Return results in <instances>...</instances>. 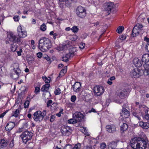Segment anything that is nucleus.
<instances>
[{
  "label": "nucleus",
  "instance_id": "1",
  "mask_svg": "<svg viewBox=\"0 0 149 149\" xmlns=\"http://www.w3.org/2000/svg\"><path fill=\"white\" fill-rule=\"evenodd\" d=\"M18 37H17L12 32H10L8 36L9 40L15 43H17L19 45L22 44L21 38L25 37L27 36V33L25 31H22V27L19 26L17 28Z\"/></svg>",
  "mask_w": 149,
  "mask_h": 149
},
{
  "label": "nucleus",
  "instance_id": "2",
  "mask_svg": "<svg viewBox=\"0 0 149 149\" xmlns=\"http://www.w3.org/2000/svg\"><path fill=\"white\" fill-rule=\"evenodd\" d=\"M148 141L147 139L134 137L130 141L131 147L134 149H146Z\"/></svg>",
  "mask_w": 149,
  "mask_h": 149
},
{
  "label": "nucleus",
  "instance_id": "3",
  "mask_svg": "<svg viewBox=\"0 0 149 149\" xmlns=\"http://www.w3.org/2000/svg\"><path fill=\"white\" fill-rule=\"evenodd\" d=\"M51 46L50 41L47 38H42L39 41L38 48L42 52L47 51L51 47Z\"/></svg>",
  "mask_w": 149,
  "mask_h": 149
},
{
  "label": "nucleus",
  "instance_id": "4",
  "mask_svg": "<svg viewBox=\"0 0 149 149\" xmlns=\"http://www.w3.org/2000/svg\"><path fill=\"white\" fill-rule=\"evenodd\" d=\"M46 110H44L42 112L40 111H36L33 114L34 120L36 122H40L46 116Z\"/></svg>",
  "mask_w": 149,
  "mask_h": 149
},
{
  "label": "nucleus",
  "instance_id": "5",
  "mask_svg": "<svg viewBox=\"0 0 149 149\" xmlns=\"http://www.w3.org/2000/svg\"><path fill=\"white\" fill-rule=\"evenodd\" d=\"M33 135V134L31 131L26 130L22 132L20 137L23 142L26 144L31 139Z\"/></svg>",
  "mask_w": 149,
  "mask_h": 149
},
{
  "label": "nucleus",
  "instance_id": "6",
  "mask_svg": "<svg viewBox=\"0 0 149 149\" xmlns=\"http://www.w3.org/2000/svg\"><path fill=\"white\" fill-rule=\"evenodd\" d=\"M143 26L141 24H137L135 26L132 31L131 36L133 37H135L140 34L142 33V31Z\"/></svg>",
  "mask_w": 149,
  "mask_h": 149
},
{
  "label": "nucleus",
  "instance_id": "7",
  "mask_svg": "<svg viewBox=\"0 0 149 149\" xmlns=\"http://www.w3.org/2000/svg\"><path fill=\"white\" fill-rule=\"evenodd\" d=\"M76 13L79 17L83 18L86 15V10L82 6H79L76 9Z\"/></svg>",
  "mask_w": 149,
  "mask_h": 149
},
{
  "label": "nucleus",
  "instance_id": "8",
  "mask_svg": "<svg viewBox=\"0 0 149 149\" xmlns=\"http://www.w3.org/2000/svg\"><path fill=\"white\" fill-rule=\"evenodd\" d=\"M61 131L63 135L68 136L71 134L72 130L70 127L64 125L61 127Z\"/></svg>",
  "mask_w": 149,
  "mask_h": 149
},
{
  "label": "nucleus",
  "instance_id": "9",
  "mask_svg": "<svg viewBox=\"0 0 149 149\" xmlns=\"http://www.w3.org/2000/svg\"><path fill=\"white\" fill-rule=\"evenodd\" d=\"M142 63L145 68H149V54H145L143 55Z\"/></svg>",
  "mask_w": 149,
  "mask_h": 149
},
{
  "label": "nucleus",
  "instance_id": "10",
  "mask_svg": "<svg viewBox=\"0 0 149 149\" xmlns=\"http://www.w3.org/2000/svg\"><path fill=\"white\" fill-rule=\"evenodd\" d=\"M141 74V70L138 68H135L132 70L130 73L131 77L135 78L139 77Z\"/></svg>",
  "mask_w": 149,
  "mask_h": 149
},
{
  "label": "nucleus",
  "instance_id": "11",
  "mask_svg": "<svg viewBox=\"0 0 149 149\" xmlns=\"http://www.w3.org/2000/svg\"><path fill=\"white\" fill-rule=\"evenodd\" d=\"M127 105L126 104H124L123 106V109L122 113H121V116L123 118H126L130 116V112L127 110L126 107Z\"/></svg>",
  "mask_w": 149,
  "mask_h": 149
},
{
  "label": "nucleus",
  "instance_id": "12",
  "mask_svg": "<svg viewBox=\"0 0 149 149\" xmlns=\"http://www.w3.org/2000/svg\"><path fill=\"white\" fill-rule=\"evenodd\" d=\"M94 91L97 96L101 95L104 92L103 87L99 86H96L94 87Z\"/></svg>",
  "mask_w": 149,
  "mask_h": 149
},
{
  "label": "nucleus",
  "instance_id": "13",
  "mask_svg": "<svg viewBox=\"0 0 149 149\" xmlns=\"http://www.w3.org/2000/svg\"><path fill=\"white\" fill-rule=\"evenodd\" d=\"M113 4L111 2H107L104 4V10L108 12H110L113 8Z\"/></svg>",
  "mask_w": 149,
  "mask_h": 149
},
{
  "label": "nucleus",
  "instance_id": "14",
  "mask_svg": "<svg viewBox=\"0 0 149 149\" xmlns=\"http://www.w3.org/2000/svg\"><path fill=\"white\" fill-rule=\"evenodd\" d=\"M106 130L109 133H114L116 131V127L113 124L107 125L106 126Z\"/></svg>",
  "mask_w": 149,
  "mask_h": 149
},
{
  "label": "nucleus",
  "instance_id": "15",
  "mask_svg": "<svg viewBox=\"0 0 149 149\" xmlns=\"http://www.w3.org/2000/svg\"><path fill=\"white\" fill-rule=\"evenodd\" d=\"M81 84L79 82H76L72 85L71 89H73L74 92L78 93L81 90Z\"/></svg>",
  "mask_w": 149,
  "mask_h": 149
},
{
  "label": "nucleus",
  "instance_id": "16",
  "mask_svg": "<svg viewBox=\"0 0 149 149\" xmlns=\"http://www.w3.org/2000/svg\"><path fill=\"white\" fill-rule=\"evenodd\" d=\"M73 117L78 122L81 120L83 118L84 115L80 112H76L73 115Z\"/></svg>",
  "mask_w": 149,
  "mask_h": 149
},
{
  "label": "nucleus",
  "instance_id": "17",
  "mask_svg": "<svg viewBox=\"0 0 149 149\" xmlns=\"http://www.w3.org/2000/svg\"><path fill=\"white\" fill-rule=\"evenodd\" d=\"M127 94V90L124 89L123 90L118 91L117 97L121 99H123L125 98Z\"/></svg>",
  "mask_w": 149,
  "mask_h": 149
},
{
  "label": "nucleus",
  "instance_id": "18",
  "mask_svg": "<svg viewBox=\"0 0 149 149\" xmlns=\"http://www.w3.org/2000/svg\"><path fill=\"white\" fill-rule=\"evenodd\" d=\"M15 126V124L12 122H9L6 125L5 128V130L6 131L10 132L12 130Z\"/></svg>",
  "mask_w": 149,
  "mask_h": 149
},
{
  "label": "nucleus",
  "instance_id": "19",
  "mask_svg": "<svg viewBox=\"0 0 149 149\" xmlns=\"http://www.w3.org/2000/svg\"><path fill=\"white\" fill-rule=\"evenodd\" d=\"M120 127V130L122 132H123L126 131L128 128V125L125 123L123 122H120L119 123Z\"/></svg>",
  "mask_w": 149,
  "mask_h": 149
},
{
  "label": "nucleus",
  "instance_id": "20",
  "mask_svg": "<svg viewBox=\"0 0 149 149\" xmlns=\"http://www.w3.org/2000/svg\"><path fill=\"white\" fill-rule=\"evenodd\" d=\"M117 142L112 141L109 142L108 144V148L109 149H114L117 146Z\"/></svg>",
  "mask_w": 149,
  "mask_h": 149
},
{
  "label": "nucleus",
  "instance_id": "21",
  "mask_svg": "<svg viewBox=\"0 0 149 149\" xmlns=\"http://www.w3.org/2000/svg\"><path fill=\"white\" fill-rule=\"evenodd\" d=\"M139 125L142 128L144 129H147L149 127V123L147 122L143 121L139 122Z\"/></svg>",
  "mask_w": 149,
  "mask_h": 149
},
{
  "label": "nucleus",
  "instance_id": "22",
  "mask_svg": "<svg viewBox=\"0 0 149 149\" xmlns=\"http://www.w3.org/2000/svg\"><path fill=\"white\" fill-rule=\"evenodd\" d=\"M133 63L134 65L137 67H141L142 65L141 61L137 58H135L133 60Z\"/></svg>",
  "mask_w": 149,
  "mask_h": 149
},
{
  "label": "nucleus",
  "instance_id": "23",
  "mask_svg": "<svg viewBox=\"0 0 149 149\" xmlns=\"http://www.w3.org/2000/svg\"><path fill=\"white\" fill-rule=\"evenodd\" d=\"M133 115L136 117L138 120L141 119V116L142 115V113L139 112L138 111H134L132 112Z\"/></svg>",
  "mask_w": 149,
  "mask_h": 149
},
{
  "label": "nucleus",
  "instance_id": "24",
  "mask_svg": "<svg viewBox=\"0 0 149 149\" xmlns=\"http://www.w3.org/2000/svg\"><path fill=\"white\" fill-rule=\"evenodd\" d=\"M50 85L47 84L43 85L41 88V90L42 92H47L49 90Z\"/></svg>",
  "mask_w": 149,
  "mask_h": 149
},
{
  "label": "nucleus",
  "instance_id": "25",
  "mask_svg": "<svg viewBox=\"0 0 149 149\" xmlns=\"http://www.w3.org/2000/svg\"><path fill=\"white\" fill-rule=\"evenodd\" d=\"M67 66H65L64 67L61 71L59 76H63L64 74L66 72L67 70Z\"/></svg>",
  "mask_w": 149,
  "mask_h": 149
},
{
  "label": "nucleus",
  "instance_id": "26",
  "mask_svg": "<svg viewBox=\"0 0 149 149\" xmlns=\"http://www.w3.org/2000/svg\"><path fill=\"white\" fill-rule=\"evenodd\" d=\"M145 118L149 121V109L147 108L145 109Z\"/></svg>",
  "mask_w": 149,
  "mask_h": 149
},
{
  "label": "nucleus",
  "instance_id": "27",
  "mask_svg": "<svg viewBox=\"0 0 149 149\" xmlns=\"http://www.w3.org/2000/svg\"><path fill=\"white\" fill-rule=\"evenodd\" d=\"M77 49L75 47H72L69 50V54L70 56H71L72 55H74L75 52H76Z\"/></svg>",
  "mask_w": 149,
  "mask_h": 149
},
{
  "label": "nucleus",
  "instance_id": "28",
  "mask_svg": "<svg viewBox=\"0 0 149 149\" xmlns=\"http://www.w3.org/2000/svg\"><path fill=\"white\" fill-rule=\"evenodd\" d=\"M71 56H70V54H67L65 56H64L62 57L61 60L65 61V62H67L68 60V58H70Z\"/></svg>",
  "mask_w": 149,
  "mask_h": 149
},
{
  "label": "nucleus",
  "instance_id": "29",
  "mask_svg": "<svg viewBox=\"0 0 149 149\" xmlns=\"http://www.w3.org/2000/svg\"><path fill=\"white\" fill-rule=\"evenodd\" d=\"M68 123L70 124H74L77 122L76 119L74 118L70 119L68 121Z\"/></svg>",
  "mask_w": 149,
  "mask_h": 149
},
{
  "label": "nucleus",
  "instance_id": "30",
  "mask_svg": "<svg viewBox=\"0 0 149 149\" xmlns=\"http://www.w3.org/2000/svg\"><path fill=\"white\" fill-rule=\"evenodd\" d=\"M124 28L123 26H120L118 27L116 30V31L119 33H121L124 30Z\"/></svg>",
  "mask_w": 149,
  "mask_h": 149
},
{
  "label": "nucleus",
  "instance_id": "31",
  "mask_svg": "<svg viewBox=\"0 0 149 149\" xmlns=\"http://www.w3.org/2000/svg\"><path fill=\"white\" fill-rule=\"evenodd\" d=\"M14 70L16 74H17V76H18L21 73V70L19 69L18 67L17 68H14Z\"/></svg>",
  "mask_w": 149,
  "mask_h": 149
},
{
  "label": "nucleus",
  "instance_id": "32",
  "mask_svg": "<svg viewBox=\"0 0 149 149\" xmlns=\"http://www.w3.org/2000/svg\"><path fill=\"white\" fill-rule=\"evenodd\" d=\"M49 79H48L45 76H43L42 77V78L43 80L45 81V82L47 83H49L50 82V79L51 78L49 77Z\"/></svg>",
  "mask_w": 149,
  "mask_h": 149
},
{
  "label": "nucleus",
  "instance_id": "33",
  "mask_svg": "<svg viewBox=\"0 0 149 149\" xmlns=\"http://www.w3.org/2000/svg\"><path fill=\"white\" fill-rule=\"evenodd\" d=\"M19 113V110L17 109L14 112V113H13L12 116H15V117H17Z\"/></svg>",
  "mask_w": 149,
  "mask_h": 149
},
{
  "label": "nucleus",
  "instance_id": "34",
  "mask_svg": "<svg viewBox=\"0 0 149 149\" xmlns=\"http://www.w3.org/2000/svg\"><path fill=\"white\" fill-rule=\"evenodd\" d=\"M71 30L74 33H76L78 32L79 29L77 26H74L72 28Z\"/></svg>",
  "mask_w": 149,
  "mask_h": 149
},
{
  "label": "nucleus",
  "instance_id": "35",
  "mask_svg": "<svg viewBox=\"0 0 149 149\" xmlns=\"http://www.w3.org/2000/svg\"><path fill=\"white\" fill-rule=\"evenodd\" d=\"M60 2H65V4L66 6H70V4L72 3V0H65L64 1H60Z\"/></svg>",
  "mask_w": 149,
  "mask_h": 149
},
{
  "label": "nucleus",
  "instance_id": "36",
  "mask_svg": "<svg viewBox=\"0 0 149 149\" xmlns=\"http://www.w3.org/2000/svg\"><path fill=\"white\" fill-rule=\"evenodd\" d=\"M1 144L0 145L2 148L6 146L7 145V142L3 139H1Z\"/></svg>",
  "mask_w": 149,
  "mask_h": 149
},
{
  "label": "nucleus",
  "instance_id": "37",
  "mask_svg": "<svg viewBox=\"0 0 149 149\" xmlns=\"http://www.w3.org/2000/svg\"><path fill=\"white\" fill-rule=\"evenodd\" d=\"M26 88L25 86H22L20 88V90L21 91V93L24 94L25 91L26 90Z\"/></svg>",
  "mask_w": 149,
  "mask_h": 149
},
{
  "label": "nucleus",
  "instance_id": "38",
  "mask_svg": "<svg viewBox=\"0 0 149 149\" xmlns=\"http://www.w3.org/2000/svg\"><path fill=\"white\" fill-rule=\"evenodd\" d=\"M17 48V46L12 44L11 45V49L13 52L15 51Z\"/></svg>",
  "mask_w": 149,
  "mask_h": 149
},
{
  "label": "nucleus",
  "instance_id": "39",
  "mask_svg": "<svg viewBox=\"0 0 149 149\" xmlns=\"http://www.w3.org/2000/svg\"><path fill=\"white\" fill-rule=\"evenodd\" d=\"M81 148V144L80 143H78L75 145L74 147L72 148L73 149H80Z\"/></svg>",
  "mask_w": 149,
  "mask_h": 149
},
{
  "label": "nucleus",
  "instance_id": "40",
  "mask_svg": "<svg viewBox=\"0 0 149 149\" xmlns=\"http://www.w3.org/2000/svg\"><path fill=\"white\" fill-rule=\"evenodd\" d=\"M61 93V91L59 88H58L55 89L54 91V93L56 95H58Z\"/></svg>",
  "mask_w": 149,
  "mask_h": 149
},
{
  "label": "nucleus",
  "instance_id": "41",
  "mask_svg": "<svg viewBox=\"0 0 149 149\" xmlns=\"http://www.w3.org/2000/svg\"><path fill=\"white\" fill-rule=\"evenodd\" d=\"M106 144L104 142H102L100 144V148L101 149H104L106 147Z\"/></svg>",
  "mask_w": 149,
  "mask_h": 149
},
{
  "label": "nucleus",
  "instance_id": "42",
  "mask_svg": "<svg viewBox=\"0 0 149 149\" xmlns=\"http://www.w3.org/2000/svg\"><path fill=\"white\" fill-rule=\"evenodd\" d=\"M29 100H26L24 104V107L25 108H28L29 107Z\"/></svg>",
  "mask_w": 149,
  "mask_h": 149
},
{
  "label": "nucleus",
  "instance_id": "43",
  "mask_svg": "<svg viewBox=\"0 0 149 149\" xmlns=\"http://www.w3.org/2000/svg\"><path fill=\"white\" fill-rule=\"evenodd\" d=\"M72 146L68 144L66 145L64 147L63 149H72Z\"/></svg>",
  "mask_w": 149,
  "mask_h": 149
},
{
  "label": "nucleus",
  "instance_id": "44",
  "mask_svg": "<svg viewBox=\"0 0 149 149\" xmlns=\"http://www.w3.org/2000/svg\"><path fill=\"white\" fill-rule=\"evenodd\" d=\"M46 29V26L45 24H43L40 27V30L43 31H45Z\"/></svg>",
  "mask_w": 149,
  "mask_h": 149
},
{
  "label": "nucleus",
  "instance_id": "45",
  "mask_svg": "<svg viewBox=\"0 0 149 149\" xmlns=\"http://www.w3.org/2000/svg\"><path fill=\"white\" fill-rule=\"evenodd\" d=\"M52 102V100H49L48 101L47 104V107H51Z\"/></svg>",
  "mask_w": 149,
  "mask_h": 149
},
{
  "label": "nucleus",
  "instance_id": "46",
  "mask_svg": "<svg viewBox=\"0 0 149 149\" xmlns=\"http://www.w3.org/2000/svg\"><path fill=\"white\" fill-rule=\"evenodd\" d=\"M83 149H94V148L92 146L88 145L84 146Z\"/></svg>",
  "mask_w": 149,
  "mask_h": 149
},
{
  "label": "nucleus",
  "instance_id": "47",
  "mask_svg": "<svg viewBox=\"0 0 149 149\" xmlns=\"http://www.w3.org/2000/svg\"><path fill=\"white\" fill-rule=\"evenodd\" d=\"M85 46V44L84 43H81L79 45V47L80 49H83Z\"/></svg>",
  "mask_w": 149,
  "mask_h": 149
},
{
  "label": "nucleus",
  "instance_id": "48",
  "mask_svg": "<svg viewBox=\"0 0 149 149\" xmlns=\"http://www.w3.org/2000/svg\"><path fill=\"white\" fill-rule=\"evenodd\" d=\"M57 106V104L56 103H54L52 105L51 108L52 109H56Z\"/></svg>",
  "mask_w": 149,
  "mask_h": 149
},
{
  "label": "nucleus",
  "instance_id": "49",
  "mask_svg": "<svg viewBox=\"0 0 149 149\" xmlns=\"http://www.w3.org/2000/svg\"><path fill=\"white\" fill-rule=\"evenodd\" d=\"M14 145V140L13 139L12 140L10 141V143L9 145V147L10 148H12L13 147Z\"/></svg>",
  "mask_w": 149,
  "mask_h": 149
},
{
  "label": "nucleus",
  "instance_id": "50",
  "mask_svg": "<svg viewBox=\"0 0 149 149\" xmlns=\"http://www.w3.org/2000/svg\"><path fill=\"white\" fill-rule=\"evenodd\" d=\"M55 117L56 116L55 115H52L50 120V121L51 122H53L55 120Z\"/></svg>",
  "mask_w": 149,
  "mask_h": 149
},
{
  "label": "nucleus",
  "instance_id": "51",
  "mask_svg": "<svg viewBox=\"0 0 149 149\" xmlns=\"http://www.w3.org/2000/svg\"><path fill=\"white\" fill-rule=\"evenodd\" d=\"M76 97L75 95H72L71 96V100L72 102H74L76 100Z\"/></svg>",
  "mask_w": 149,
  "mask_h": 149
},
{
  "label": "nucleus",
  "instance_id": "52",
  "mask_svg": "<svg viewBox=\"0 0 149 149\" xmlns=\"http://www.w3.org/2000/svg\"><path fill=\"white\" fill-rule=\"evenodd\" d=\"M83 130L84 131L83 133H84L87 136H89V134L87 132V130L86 128H83Z\"/></svg>",
  "mask_w": 149,
  "mask_h": 149
},
{
  "label": "nucleus",
  "instance_id": "53",
  "mask_svg": "<svg viewBox=\"0 0 149 149\" xmlns=\"http://www.w3.org/2000/svg\"><path fill=\"white\" fill-rule=\"evenodd\" d=\"M126 38V36L125 35H122L120 37V39L121 40H125Z\"/></svg>",
  "mask_w": 149,
  "mask_h": 149
},
{
  "label": "nucleus",
  "instance_id": "54",
  "mask_svg": "<svg viewBox=\"0 0 149 149\" xmlns=\"http://www.w3.org/2000/svg\"><path fill=\"white\" fill-rule=\"evenodd\" d=\"M40 88L39 87H36L35 89V92L36 93H38L39 92Z\"/></svg>",
  "mask_w": 149,
  "mask_h": 149
},
{
  "label": "nucleus",
  "instance_id": "55",
  "mask_svg": "<svg viewBox=\"0 0 149 149\" xmlns=\"http://www.w3.org/2000/svg\"><path fill=\"white\" fill-rule=\"evenodd\" d=\"M42 53L41 52H39L37 54V56L39 58H40L42 56Z\"/></svg>",
  "mask_w": 149,
  "mask_h": 149
},
{
  "label": "nucleus",
  "instance_id": "56",
  "mask_svg": "<svg viewBox=\"0 0 149 149\" xmlns=\"http://www.w3.org/2000/svg\"><path fill=\"white\" fill-rule=\"evenodd\" d=\"M14 20L15 21H17L19 20V17L18 16H15L13 17Z\"/></svg>",
  "mask_w": 149,
  "mask_h": 149
},
{
  "label": "nucleus",
  "instance_id": "57",
  "mask_svg": "<svg viewBox=\"0 0 149 149\" xmlns=\"http://www.w3.org/2000/svg\"><path fill=\"white\" fill-rule=\"evenodd\" d=\"M146 49L148 52H149V43H148L146 45Z\"/></svg>",
  "mask_w": 149,
  "mask_h": 149
},
{
  "label": "nucleus",
  "instance_id": "58",
  "mask_svg": "<svg viewBox=\"0 0 149 149\" xmlns=\"http://www.w3.org/2000/svg\"><path fill=\"white\" fill-rule=\"evenodd\" d=\"M7 113L6 111H5L4 112H3V113H1L0 115V118H3L4 116H5V115L6 114V113Z\"/></svg>",
  "mask_w": 149,
  "mask_h": 149
},
{
  "label": "nucleus",
  "instance_id": "59",
  "mask_svg": "<svg viewBox=\"0 0 149 149\" xmlns=\"http://www.w3.org/2000/svg\"><path fill=\"white\" fill-rule=\"evenodd\" d=\"M22 52V49H20L19 51H17V52L18 56H20L21 55V52Z\"/></svg>",
  "mask_w": 149,
  "mask_h": 149
},
{
  "label": "nucleus",
  "instance_id": "60",
  "mask_svg": "<svg viewBox=\"0 0 149 149\" xmlns=\"http://www.w3.org/2000/svg\"><path fill=\"white\" fill-rule=\"evenodd\" d=\"M111 102V100L109 99H107L106 100V104L108 106L109 105V103Z\"/></svg>",
  "mask_w": 149,
  "mask_h": 149
},
{
  "label": "nucleus",
  "instance_id": "61",
  "mask_svg": "<svg viewBox=\"0 0 149 149\" xmlns=\"http://www.w3.org/2000/svg\"><path fill=\"white\" fill-rule=\"evenodd\" d=\"M91 112L95 113L96 112V111H95V109H94L93 108H92L91 109V110L89 111V112L91 113Z\"/></svg>",
  "mask_w": 149,
  "mask_h": 149
},
{
  "label": "nucleus",
  "instance_id": "62",
  "mask_svg": "<svg viewBox=\"0 0 149 149\" xmlns=\"http://www.w3.org/2000/svg\"><path fill=\"white\" fill-rule=\"evenodd\" d=\"M53 36V38L54 39H56V37H58V35L56 33H54Z\"/></svg>",
  "mask_w": 149,
  "mask_h": 149
},
{
  "label": "nucleus",
  "instance_id": "63",
  "mask_svg": "<svg viewBox=\"0 0 149 149\" xmlns=\"http://www.w3.org/2000/svg\"><path fill=\"white\" fill-rule=\"evenodd\" d=\"M112 81L110 80V79H109L108 80V81H107V83L110 85H111L112 84V82L111 81Z\"/></svg>",
  "mask_w": 149,
  "mask_h": 149
},
{
  "label": "nucleus",
  "instance_id": "64",
  "mask_svg": "<svg viewBox=\"0 0 149 149\" xmlns=\"http://www.w3.org/2000/svg\"><path fill=\"white\" fill-rule=\"evenodd\" d=\"M144 40L147 42H148L149 41V38H148L146 36L144 38Z\"/></svg>",
  "mask_w": 149,
  "mask_h": 149
}]
</instances>
